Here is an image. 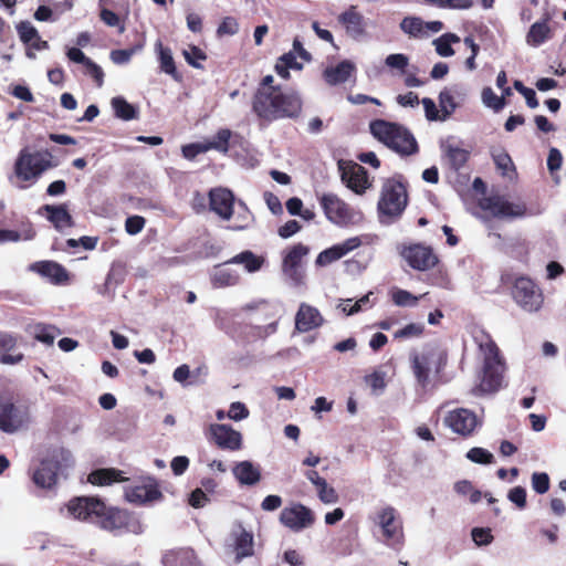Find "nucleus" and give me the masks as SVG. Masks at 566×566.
I'll list each match as a JSON object with an SVG mask.
<instances>
[{
    "mask_svg": "<svg viewBox=\"0 0 566 566\" xmlns=\"http://www.w3.org/2000/svg\"><path fill=\"white\" fill-rule=\"evenodd\" d=\"M65 460L64 450L55 449L42 459L38 467L30 469L29 473L32 482L40 489L51 490L57 483V474L61 470V461Z\"/></svg>",
    "mask_w": 566,
    "mask_h": 566,
    "instance_id": "obj_9",
    "label": "nucleus"
},
{
    "mask_svg": "<svg viewBox=\"0 0 566 566\" xmlns=\"http://www.w3.org/2000/svg\"><path fill=\"white\" fill-rule=\"evenodd\" d=\"M318 499L325 504H333L338 501V494L333 486H329L326 480L316 486Z\"/></svg>",
    "mask_w": 566,
    "mask_h": 566,
    "instance_id": "obj_52",
    "label": "nucleus"
},
{
    "mask_svg": "<svg viewBox=\"0 0 566 566\" xmlns=\"http://www.w3.org/2000/svg\"><path fill=\"white\" fill-rule=\"evenodd\" d=\"M35 230L30 220H25L21 222L20 230H4L0 229V243L3 242H17L20 240L29 241L35 238Z\"/></svg>",
    "mask_w": 566,
    "mask_h": 566,
    "instance_id": "obj_32",
    "label": "nucleus"
},
{
    "mask_svg": "<svg viewBox=\"0 0 566 566\" xmlns=\"http://www.w3.org/2000/svg\"><path fill=\"white\" fill-rule=\"evenodd\" d=\"M19 337L15 334L0 331V363L4 365H15L24 359L22 353L11 355L17 345Z\"/></svg>",
    "mask_w": 566,
    "mask_h": 566,
    "instance_id": "obj_26",
    "label": "nucleus"
},
{
    "mask_svg": "<svg viewBox=\"0 0 566 566\" xmlns=\"http://www.w3.org/2000/svg\"><path fill=\"white\" fill-rule=\"evenodd\" d=\"M460 42V38L454 33H446L433 41L436 51L440 56H452L454 50L452 49L453 43Z\"/></svg>",
    "mask_w": 566,
    "mask_h": 566,
    "instance_id": "obj_41",
    "label": "nucleus"
},
{
    "mask_svg": "<svg viewBox=\"0 0 566 566\" xmlns=\"http://www.w3.org/2000/svg\"><path fill=\"white\" fill-rule=\"evenodd\" d=\"M444 424L454 433L468 438L473 434L476 426V415L467 408H457L444 417Z\"/></svg>",
    "mask_w": 566,
    "mask_h": 566,
    "instance_id": "obj_17",
    "label": "nucleus"
},
{
    "mask_svg": "<svg viewBox=\"0 0 566 566\" xmlns=\"http://www.w3.org/2000/svg\"><path fill=\"white\" fill-rule=\"evenodd\" d=\"M144 46V41L137 45L123 50H114L111 52V59L116 64L127 63L132 56Z\"/></svg>",
    "mask_w": 566,
    "mask_h": 566,
    "instance_id": "obj_51",
    "label": "nucleus"
},
{
    "mask_svg": "<svg viewBox=\"0 0 566 566\" xmlns=\"http://www.w3.org/2000/svg\"><path fill=\"white\" fill-rule=\"evenodd\" d=\"M232 132L229 128H220L211 139L205 140L209 150H217L221 154L229 151Z\"/></svg>",
    "mask_w": 566,
    "mask_h": 566,
    "instance_id": "obj_36",
    "label": "nucleus"
},
{
    "mask_svg": "<svg viewBox=\"0 0 566 566\" xmlns=\"http://www.w3.org/2000/svg\"><path fill=\"white\" fill-rule=\"evenodd\" d=\"M160 67L161 70L171 75L175 80H179L180 75L177 72L174 57L171 55V52L169 49H161L160 50Z\"/></svg>",
    "mask_w": 566,
    "mask_h": 566,
    "instance_id": "obj_48",
    "label": "nucleus"
},
{
    "mask_svg": "<svg viewBox=\"0 0 566 566\" xmlns=\"http://www.w3.org/2000/svg\"><path fill=\"white\" fill-rule=\"evenodd\" d=\"M30 270L43 277L50 279L53 284H62L69 280V273L63 265L55 261H38L30 265Z\"/></svg>",
    "mask_w": 566,
    "mask_h": 566,
    "instance_id": "obj_25",
    "label": "nucleus"
},
{
    "mask_svg": "<svg viewBox=\"0 0 566 566\" xmlns=\"http://www.w3.org/2000/svg\"><path fill=\"white\" fill-rule=\"evenodd\" d=\"M325 217L337 226H346L353 219L350 207L335 193H323L318 198Z\"/></svg>",
    "mask_w": 566,
    "mask_h": 566,
    "instance_id": "obj_16",
    "label": "nucleus"
},
{
    "mask_svg": "<svg viewBox=\"0 0 566 566\" xmlns=\"http://www.w3.org/2000/svg\"><path fill=\"white\" fill-rule=\"evenodd\" d=\"M251 107L261 125H270L280 119L300 117L303 101L296 91L279 88L268 93L254 92Z\"/></svg>",
    "mask_w": 566,
    "mask_h": 566,
    "instance_id": "obj_1",
    "label": "nucleus"
},
{
    "mask_svg": "<svg viewBox=\"0 0 566 566\" xmlns=\"http://www.w3.org/2000/svg\"><path fill=\"white\" fill-rule=\"evenodd\" d=\"M448 354L439 346H426L422 353L410 356L411 369L417 382L427 387L430 380V371L441 373L447 365Z\"/></svg>",
    "mask_w": 566,
    "mask_h": 566,
    "instance_id": "obj_6",
    "label": "nucleus"
},
{
    "mask_svg": "<svg viewBox=\"0 0 566 566\" xmlns=\"http://www.w3.org/2000/svg\"><path fill=\"white\" fill-rule=\"evenodd\" d=\"M310 252V248L303 243H296L291 247L283 258L282 271L294 282L300 283L303 274L301 272V264L304 256Z\"/></svg>",
    "mask_w": 566,
    "mask_h": 566,
    "instance_id": "obj_21",
    "label": "nucleus"
},
{
    "mask_svg": "<svg viewBox=\"0 0 566 566\" xmlns=\"http://www.w3.org/2000/svg\"><path fill=\"white\" fill-rule=\"evenodd\" d=\"M484 353L483 374L480 388L484 392H495L500 389L505 370V364L500 355L496 343L489 338L480 345Z\"/></svg>",
    "mask_w": 566,
    "mask_h": 566,
    "instance_id": "obj_7",
    "label": "nucleus"
},
{
    "mask_svg": "<svg viewBox=\"0 0 566 566\" xmlns=\"http://www.w3.org/2000/svg\"><path fill=\"white\" fill-rule=\"evenodd\" d=\"M193 552L190 549L169 551L163 557L164 566H191Z\"/></svg>",
    "mask_w": 566,
    "mask_h": 566,
    "instance_id": "obj_37",
    "label": "nucleus"
},
{
    "mask_svg": "<svg viewBox=\"0 0 566 566\" xmlns=\"http://www.w3.org/2000/svg\"><path fill=\"white\" fill-rule=\"evenodd\" d=\"M454 491L459 495H463V496L469 495L470 502L473 504L478 503L482 497L481 492L479 490H475L469 480H461V481L455 482Z\"/></svg>",
    "mask_w": 566,
    "mask_h": 566,
    "instance_id": "obj_45",
    "label": "nucleus"
},
{
    "mask_svg": "<svg viewBox=\"0 0 566 566\" xmlns=\"http://www.w3.org/2000/svg\"><path fill=\"white\" fill-rule=\"evenodd\" d=\"M424 332V326L419 323H410L407 324L405 327L398 329L395 332L394 337L396 339H407V338H415L420 337Z\"/></svg>",
    "mask_w": 566,
    "mask_h": 566,
    "instance_id": "obj_49",
    "label": "nucleus"
},
{
    "mask_svg": "<svg viewBox=\"0 0 566 566\" xmlns=\"http://www.w3.org/2000/svg\"><path fill=\"white\" fill-rule=\"evenodd\" d=\"M369 128L376 139L401 156H410L419 150L415 136L399 124L375 119Z\"/></svg>",
    "mask_w": 566,
    "mask_h": 566,
    "instance_id": "obj_4",
    "label": "nucleus"
},
{
    "mask_svg": "<svg viewBox=\"0 0 566 566\" xmlns=\"http://www.w3.org/2000/svg\"><path fill=\"white\" fill-rule=\"evenodd\" d=\"M514 88L524 96L526 105L530 108H536L538 106V99L533 88L525 86L521 81H514Z\"/></svg>",
    "mask_w": 566,
    "mask_h": 566,
    "instance_id": "obj_55",
    "label": "nucleus"
},
{
    "mask_svg": "<svg viewBox=\"0 0 566 566\" xmlns=\"http://www.w3.org/2000/svg\"><path fill=\"white\" fill-rule=\"evenodd\" d=\"M232 472L240 484L254 485L261 480L260 469L250 461L237 463Z\"/></svg>",
    "mask_w": 566,
    "mask_h": 566,
    "instance_id": "obj_30",
    "label": "nucleus"
},
{
    "mask_svg": "<svg viewBox=\"0 0 566 566\" xmlns=\"http://www.w3.org/2000/svg\"><path fill=\"white\" fill-rule=\"evenodd\" d=\"M280 522L287 528L300 532L310 527L315 522L312 510L298 503L291 507H284L280 514Z\"/></svg>",
    "mask_w": 566,
    "mask_h": 566,
    "instance_id": "obj_18",
    "label": "nucleus"
},
{
    "mask_svg": "<svg viewBox=\"0 0 566 566\" xmlns=\"http://www.w3.org/2000/svg\"><path fill=\"white\" fill-rule=\"evenodd\" d=\"M467 458L474 463L491 464L494 461V457L491 452L483 448L474 447L469 450Z\"/></svg>",
    "mask_w": 566,
    "mask_h": 566,
    "instance_id": "obj_53",
    "label": "nucleus"
},
{
    "mask_svg": "<svg viewBox=\"0 0 566 566\" xmlns=\"http://www.w3.org/2000/svg\"><path fill=\"white\" fill-rule=\"evenodd\" d=\"M28 422V411L13 402H0V430L13 433Z\"/></svg>",
    "mask_w": 566,
    "mask_h": 566,
    "instance_id": "obj_19",
    "label": "nucleus"
},
{
    "mask_svg": "<svg viewBox=\"0 0 566 566\" xmlns=\"http://www.w3.org/2000/svg\"><path fill=\"white\" fill-rule=\"evenodd\" d=\"M205 434L207 440L220 450L233 452L241 450L243 447L241 432L229 424L211 423L206 429Z\"/></svg>",
    "mask_w": 566,
    "mask_h": 566,
    "instance_id": "obj_13",
    "label": "nucleus"
},
{
    "mask_svg": "<svg viewBox=\"0 0 566 566\" xmlns=\"http://www.w3.org/2000/svg\"><path fill=\"white\" fill-rule=\"evenodd\" d=\"M479 207L497 219H514L526 214V206L523 202L513 203L501 195H491L479 200Z\"/></svg>",
    "mask_w": 566,
    "mask_h": 566,
    "instance_id": "obj_12",
    "label": "nucleus"
},
{
    "mask_svg": "<svg viewBox=\"0 0 566 566\" xmlns=\"http://www.w3.org/2000/svg\"><path fill=\"white\" fill-rule=\"evenodd\" d=\"M146 220L142 216H130L125 221V230L128 234L135 235L143 231Z\"/></svg>",
    "mask_w": 566,
    "mask_h": 566,
    "instance_id": "obj_59",
    "label": "nucleus"
},
{
    "mask_svg": "<svg viewBox=\"0 0 566 566\" xmlns=\"http://www.w3.org/2000/svg\"><path fill=\"white\" fill-rule=\"evenodd\" d=\"M552 15L549 12H545L539 21L533 23L526 33V43L533 48H537L551 40L554 35L549 22Z\"/></svg>",
    "mask_w": 566,
    "mask_h": 566,
    "instance_id": "obj_24",
    "label": "nucleus"
},
{
    "mask_svg": "<svg viewBox=\"0 0 566 566\" xmlns=\"http://www.w3.org/2000/svg\"><path fill=\"white\" fill-rule=\"evenodd\" d=\"M122 471L117 469H97L90 473L88 482L94 485H109L114 482L126 481L122 475Z\"/></svg>",
    "mask_w": 566,
    "mask_h": 566,
    "instance_id": "obj_34",
    "label": "nucleus"
},
{
    "mask_svg": "<svg viewBox=\"0 0 566 566\" xmlns=\"http://www.w3.org/2000/svg\"><path fill=\"white\" fill-rule=\"evenodd\" d=\"M507 499L518 509L526 506V490L523 486H515L510 490Z\"/></svg>",
    "mask_w": 566,
    "mask_h": 566,
    "instance_id": "obj_64",
    "label": "nucleus"
},
{
    "mask_svg": "<svg viewBox=\"0 0 566 566\" xmlns=\"http://www.w3.org/2000/svg\"><path fill=\"white\" fill-rule=\"evenodd\" d=\"M54 167L52 155L46 151H20L14 164L15 176L22 181H35L45 170Z\"/></svg>",
    "mask_w": 566,
    "mask_h": 566,
    "instance_id": "obj_8",
    "label": "nucleus"
},
{
    "mask_svg": "<svg viewBox=\"0 0 566 566\" xmlns=\"http://www.w3.org/2000/svg\"><path fill=\"white\" fill-rule=\"evenodd\" d=\"M232 535L234 538L233 548L237 562L254 554L253 534L251 532L240 525L238 531H234Z\"/></svg>",
    "mask_w": 566,
    "mask_h": 566,
    "instance_id": "obj_27",
    "label": "nucleus"
},
{
    "mask_svg": "<svg viewBox=\"0 0 566 566\" xmlns=\"http://www.w3.org/2000/svg\"><path fill=\"white\" fill-rule=\"evenodd\" d=\"M324 318L319 311L306 303H302L295 315V327L302 333L318 328L323 325Z\"/></svg>",
    "mask_w": 566,
    "mask_h": 566,
    "instance_id": "obj_23",
    "label": "nucleus"
},
{
    "mask_svg": "<svg viewBox=\"0 0 566 566\" xmlns=\"http://www.w3.org/2000/svg\"><path fill=\"white\" fill-rule=\"evenodd\" d=\"M46 212L48 220L55 229L61 230L65 227H73L74 220L67 210L66 205H44L42 208Z\"/></svg>",
    "mask_w": 566,
    "mask_h": 566,
    "instance_id": "obj_29",
    "label": "nucleus"
},
{
    "mask_svg": "<svg viewBox=\"0 0 566 566\" xmlns=\"http://www.w3.org/2000/svg\"><path fill=\"white\" fill-rule=\"evenodd\" d=\"M391 300L397 306H415L418 303L419 297L409 291L396 289L391 293Z\"/></svg>",
    "mask_w": 566,
    "mask_h": 566,
    "instance_id": "obj_47",
    "label": "nucleus"
},
{
    "mask_svg": "<svg viewBox=\"0 0 566 566\" xmlns=\"http://www.w3.org/2000/svg\"><path fill=\"white\" fill-rule=\"evenodd\" d=\"M483 103L493 108L495 112L501 111L505 106L503 96H497L491 87H484L482 91Z\"/></svg>",
    "mask_w": 566,
    "mask_h": 566,
    "instance_id": "obj_50",
    "label": "nucleus"
},
{
    "mask_svg": "<svg viewBox=\"0 0 566 566\" xmlns=\"http://www.w3.org/2000/svg\"><path fill=\"white\" fill-rule=\"evenodd\" d=\"M511 295L521 308L530 313L539 311L544 303L542 290L528 276L515 279Z\"/></svg>",
    "mask_w": 566,
    "mask_h": 566,
    "instance_id": "obj_10",
    "label": "nucleus"
},
{
    "mask_svg": "<svg viewBox=\"0 0 566 566\" xmlns=\"http://www.w3.org/2000/svg\"><path fill=\"white\" fill-rule=\"evenodd\" d=\"M447 157L450 168L458 171L467 165L470 158V151L460 147L450 146L447 150Z\"/></svg>",
    "mask_w": 566,
    "mask_h": 566,
    "instance_id": "obj_40",
    "label": "nucleus"
},
{
    "mask_svg": "<svg viewBox=\"0 0 566 566\" xmlns=\"http://www.w3.org/2000/svg\"><path fill=\"white\" fill-rule=\"evenodd\" d=\"M86 74L90 75L97 87H102L104 84V72L99 65L90 60L85 65Z\"/></svg>",
    "mask_w": 566,
    "mask_h": 566,
    "instance_id": "obj_63",
    "label": "nucleus"
},
{
    "mask_svg": "<svg viewBox=\"0 0 566 566\" xmlns=\"http://www.w3.org/2000/svg\"><path fill=\"white\" fill-rule=\"evenodd\" d=\"M239 24L233 17H226L217 29L218 36L233 35L238 32Z\"/></svg>",
    "mask_w": 566,
    "mask_h": 566,
    "instance_id": "obj_60",
    "label": "nucleus"
},
{
    "mask_svg": "<svg viewBox=\"0 0 566 566\" xmlns=\"http://www.w3.org/2000/svg\"><path fill=\"white\" fill-rule=\"evenodd\" d=\"M17 32L20 40L28 45H30L35 40V38H39L38 30L32 25L30 21H21L18 23Z\"/></svg>",
    "mask_w": 566,
    "mask_h": 566,
    "instance_id": "obj_46",
    "label": "nucleus"
},
{
    "mask_svg": "<svg viewBox=\"0 0 566 566\" xmlns=\"http://www.w3.org/2000/svg\"><path fill=\"white\" fill-rule=\"evenodd\" d=\"M407 186L402 175H395L382 182L377 203L381 223H391L400 218L408 205Z\"/></svg>",
    "mask_w": 566,
    "mask_h": 566,
    "instance_id": "obj_3",
    "label": "nucleus"
},
{
    "mask_svg": "<svg viewBox=\"0 0 566 566\" xmlns=\"http://www.w3.org/2000/svg\"><path fill=\"white\" fill-rule=\"evenodd\" d=\"M61 334V331L53 326L43 323H38L33 326V337L48 346L54 344L55 336Z\"/></svg>",
    "mask_w": 566,
    "mask_h": 566,
    "instance_id": "obj_38",
    "label": "nucleus"
},
{
    "mask_svg": "<svg viewBox=\"0 0 566 566\" xmlns=\"http://www.w3.org/2000/svg\"><path fill=\"white\" fill-rule=\"evenodd\" d=\"M492 158L496 167L502 170L503 175L513 167V161L510 155L503 149L492 151Z\"/></svg>",
    "mask_w": 566,
    "mask_h": 566,
    "instance_id": "obj_58",
    "label": "nucleus"
},
{
    "mask_svg": "<svg viewBox=\"0 0 566 566\" xmlns=\"http://www.w3.org/2000/svg\"><path fill=\"white\" fill-rule=\"evenodd\" d=\"M400 255L411 269L420 272L432 270L440 263V258L433 248L424 243L403 245Z\"/></svg>",
    "mask_w": 566,
    "mask_h": 566,
    "instance_id": "obj_11",
    "label": "nucleus"
},
{
    "mask_svg": "<svg viewBox=\"0 0 566 566\" xmlns=\"http://www.w3.org/2000/svg\"><path fill=\"white\" fill-rule=\"evenodd\" d=\"M209 209L222 220H230L233 216L234 195L223 187H216L209 190Z\"/></svg>",
    "mask_w": 566,
    "mask_h": 566,
    "instance_id": "obj_20",
    "label": "nucleus"
},
{
    "mask_svg": "<svg viewBox=\"0 0 566 566\" xmlns=\"http://www.w3.org/2000/svg\"><path fill=\"white\" fill-rule=\"evenodd\" d=\"M264 262L265 260L263 256L256 255L250 250H245L232 256L230 260L224 262V264H242L247 272L254 273L261 270Z\"/></svg>",
    "mask_w": 566,
    "mask_h": 566,
    "instance_id": "obj_31",
    "label": "nucleus"
},
{
    "mask_svg": "<svg viewBox=\"0 0 566 566\" xmlns=\"http://www.w3.org/2000/svg\"><path fill=\"white\" fill-rule=\"evenodd\" d=\"M369 520L379 528L382 542L395 549H400L405 543L403 524L398 511L390 505L380 507Z\"/></svg>",
    "mask_w": 566,
    "mask_h": 566,
    "instance_id": "obj_5",
    "label": "nucleus"
},
{
    "mask_svg": "<svg viewBox=\"0 0 566 566\" xmlns=\"http://www.w3.org/2000/svg\"><path fill=\"white\" fill-rule=\"evenodd\" d=\"M360 245H361V239L359 237L348 238L345 241H343L342 243L334 244L333 247L322 251L317 255L315 263L317 266H326V265L342 259L343 256H345L349 252L356 250Z\"/></svg>",
    "mask_w": 566,
    "mask_h": 566,
    "instance_id": "obj_22",
    "label": "nucleus"
},
{
    "mask_svg": "<svg viewBox=\"0 0 566 566\" xmlns=\"http://www.w3.org/2000/svg\"><path fill=\"white\" fill-rule=\"evenodd\" d=\"M184 57L187 63L196 69L202 67L198 61H206L207 54L197 45H190L189 50L184 51Z\"/></svg>",
    "mask_w": 566,
    "mask_h": 566,
    "instance_id": "obj_54",
    "label": "nucleus"
},
{
    "mask_svg": "<svg viewBox=\"0 0 566 566\" xmlns=\"http://www.w3.org/2000/svg\"><path fill=\"white\" fill-rule=\"evenodd\" d=\"M342 181L356 195H363L371 186L368 171L354 161H338Z\"/></svg>",
    "mask_w": 566,
    "mask_h": 566,
    "instance_id": "obj_14",
    "label": "nucleus"
},
{
    "mask_svg": "<svg viewBox=\"0 0 566 566\" xmlns=\"http://www.w3.org/2000/svg\"><path fill=\"white\" fill-rule=\"evenodd\" d=\"M67 509L75 518L96 524L108 532L126 530L130 521L126 510L107 507L104 501L95 496L74 497Z\"/></svg>",
    "mask_w": 566,
    "mask_h": 566,
    "instance_id": "obj_2",
    "label": "nucleus"
},
{
    "mask_svg": "<svg viewBox=\"0 0 566 566\" xmlns=\"http://www.w3.org/2000/svg\"><path fill=\"white\" fill-rule=\"evenodd\" d=\"M354 65L349 61H342L334 67L324 71V78L331 85L345 83L352 75Z\"/></svg>",
    "mask_w": 566,
    "mask_h": 566,
    "instance_id": "obj_33",
    "label": "nucleus"
},
{
    "mask_svg": "<svg viewBox=\"0 0 566 566\" xmlns=\"http://www.w3.org/2000/svg\"><path fill=\"white\" fill-rule=\"evenodd\" d=\"M427 4L444 8V9H453V10H469L474 6L473 0H423Z\"/></svg>",
    "mask_w": 566,
    "mask_h": 566,
    "instance_id": "obj_42",
    "label": "nucleus"
},
{
    "mask_svg": "<svg viewBox=\"0 0 566 566\" xmlns=\"http://www.w3.org/2000/svg\"><path fill=\"white\" fill-rule=\"evenodd\" d=\"M209 151L207 143H191L181 147L182 156L188 160H193L199 154Z\"/></svg>",
    "mask_w": 566,
    "mask_h": 566,
    "instance_id": "obj_57",
    "label": "nucleus"
},
{
    "mask_svg": "<svg viewBox=\"0 0 566 566\" xmlns=\"http://www.w3.org/2000/svg\"><path fill=\"white\" fill-rule=\"evenodd\" d=\"M385 63L388 67L397 69L403 73L406 67L408 66L409 59L405 54L395 53V54H389L386 57Z\"/></svg>",
    "mask_w": 566,
    "mask_h": 566,
    "instance_id": "obj_61",
    "label": "nucleus"
},
{
    "mask_svg": "<svg viewBox=\"0 0 566 566\" xmlns=\"http://www.w3.org/2000/svg\"><path fill=\"white\" fill-rule=\"evenodd\" d=\"M338 21L353 38L361 36L365 33L364 17L354 6L339 14Z\"/></svg>",
    "mask_w": 566,
    "mask_h": 566,
    "instance_id": "obj_28",
    "label": "nucleus"
},
{
    "mask_svg": "<svg viewBox=\"0 0 566 566\" xmlns=\"http://www.w3.org/2000/svg\"><path fill=\"white\" fill-rule=\"evenodd\" d=\"M240 281V275L231 269L217 265L211 275V283L214 287L233 286Z\"/></svg>",
    "mask_w": 566,
    "mask_h": 566,
    "instance_id": "obj_35",
    "label": "nucleus"
},
{
    "mask_svg": "<svg viewBox=\"0 0 566 566\" xmlns=\"http://www.w3.org/2000/svg\"><path fill=\"white\" fill-rule=\"evenodd\" d=\"M551 480L545 472H534L532 474V488L538 494H544L549 490Z\"/></svg>",
    "mask_w": 566,
    "mask_h": 566,
    "instance_id": "obj_56",
    "label": "nucleus"
},
{
    "mask_svg": "<svg viewBox=\"0 0 566 566\" xmlns=\"http://www.w3.org/2000/svg\"><path fill=\"white\" fill-rule=\"evenodd\" d=\"M400 29L410 36L417 38L423 33V22L417 17H406L400 22Z\"/></svg>",
    "mask_w": 566,
    "mask_h": 566,
    "instance_id": "obj_44",
    "label": "nucleus"
},
{
    "mask_svg": "<svg viewBox=\"0 0 566 566\" xmlns=\"http://www.w3.org/2000/svg\"><path fill=\"white\" fill-rule=\"evenodd\" d=\"M439 105L441 108V118L446 120L457 108V103L453 95L448 88H444L439 94Z\"/></svg>",
    "mask_w": 566,
    "mask_h": 566,
    "instance_id": "obj_43",
    "label": "nucleus"
},
{
    "mask_svg": "<svg viewBox=\"0 0 566 566\" xmlns=\"http://www.w3.org/2000/svg\"><path fill=\"white\" fill-rule=\"evenodd\" d=\"M112 107L115 112V115L124 120H132L137 117V109L124 97H114L112 99Z\"/></svg>",
    "mask_w": 566,
    "mask_h": 566,
    "instance_id": "obj_39",
    "label": "nucleus"
},
{
    "mask_svg": "<svg viewBox=\"0 0 566 566\" xmlns=\"http://www.w3.org/2000/svg\"><path fill=\"white\" fill-rule=\"evenodd\" d=\"M250 415L249 409L243 402L235 401L230 405L228 417L234 421H240L248 418Z\"/></svg>",
    "mask_w": 566,
    "mask_h": 566,
    "instance_id": "obj_62",
    "label": "nucleus"
},
{
    "mask_svg": "<svg viewBox=\"0 0 566 566\" xmlns=\"http://www.w3.org/2000/svg\"><path fill=\"white\" fill-rule=\"evenodd\" d=\"M126 497L135 504H146L164 497L156 478L142 476L137 483L126 490Z\"/></svg>",
    "mask_w": 566,
    "mask_h": 566,
    "instance_id": "obj_15",
    "label": "nucleus"
}]
</instances>
